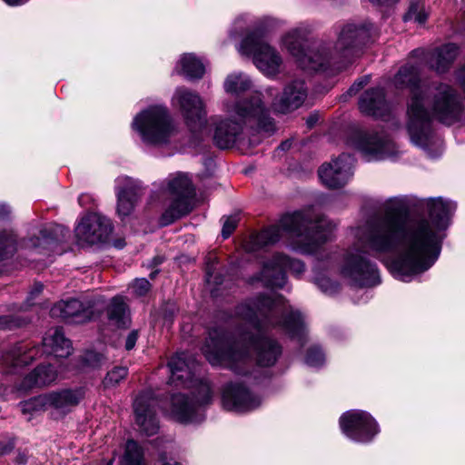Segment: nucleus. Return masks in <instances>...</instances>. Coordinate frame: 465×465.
<instances>
[{"instance_id": "obj_45", "label": "nucleus", "mask_w": 465, "mask_h": 465, "mask_svg": "<svg viewBox=\"0 0 465 465\" xmlns=\"http://www.w3.org/2000/svg\"><path fill=\"white\" fill-rule=\"evenodd\" d=\"M100 359V356L96 353H94V352H89L86 354L84 360L85 361L87 362L88 365H92V366H94V363L93 362V360H96L97 361H99Z\"/></svg>"}, {"instance_id": "obj_59", "label": "nucleus", "mask_w": 465, "mask_h": 465, "mask_svg": "<svg viewBox=\"0 0 465 465\" xmlns=\"http://www.w3.org/2000/svg\"><path fill=\"white\" fill-rule=\"evenodd\" d=\"M237 34H238V33H236L234 30H232V31L230 32V35H231L232 37H234Z\"/></svg>"}, {"instance_id": "obj_9", "label": "nucleus", "mask_w": 465, "mask_h": 465, "mask_svg": "<svg viewBox=\"0 0 465 465\" xmlns=\"http://www.w3.org/2000/svg\"><path fill=\"white\" fill-rule=\"evenodd\" d=\"M132 128L148 145L166 144L175 133L172 116L164 105H152L137 114Z\"/></svg>"}, {"instance_id": "obj_30", "label": "nucleus", "mask_w": 465, "mask_h": 465, "mask_svg": "<svg viewBox=\"0 0 465 465\" xmlns=\"http://www.w3.org/2000/svg\"><path fill=\"white\" fill-rule=\"evenodd\" d=\"M252 86L251 78L242 73H232L227 75L223 83L224 91L227 94L239 95L250 90Z\"/></svg>"}, {"instance_id": "obj_51", "label": "nucleus", "mask_w": 465, "mask_h": 465, "mask_svg": "<svg viewBox=\"0 0 465 465\" xmlns=\"http://www.w3.org/2000/svg\"><path fill=\"white\" fill-rule=\"evenodd\" d=\"M87 199H88V196H87V195H85V194H82V195H80V196H79V198H78V202H79V203H80L81 205H84V203H85V200H87Z\"/></svg>"}, {"instance_id": "obj_37", "label": "nucleus", "mask_w": 465, "mask_h": 465, "mask_svg": "<svg viewBox=\"0 0 465 465\" xmlns=\"http://www.w3.org/2000/svg\"><path fill=\"white\" fill-rule=\"evenodd\" d=\"M315 283L326 294H333L339 291V284L326 276L316 278Z\"/></svg>"}, {"instance_id": "obj_8", "label": "nucleus", "mask_w": 465, "mask_h": 465, "mask_svg": "<svg viewBox=\"0 0 465 465\" xmlns=\"http://www.w3.org/2000/svg\"><path fill=\"white\" fill-rule=\"evenodd\" d=\"M282 22L271 16H265L256 22L254 30L248 34L238 47V52L251 57L254 65L265 75L275 76L280 72L282 59L279 52L269 45L262 34L279 27Z\"/></svg>"}, {"instance_id": "obj_20", "label": "nucleus", "mask_w": 465, "mask_h": 465, "mask_svg": "<svg viewBox=\"0 0 465 465\" xmlns=\"http://www.w3.org/2000/svg\"><path fill=\"white\" fill-rule=\"evenodd\" d=\"M83 388L63 389L45 393L48 410L54 419H60L71 412L84 398Z\"/></svg>"}, {"instance_id": "obj_12", "label": "nucleus", "mask_w": 465, "mask_h": 465, "mask_svg": "<svg viewBox=\"0 0 465 465\" xmlns=\"http://www.w3.org/2000/svg\"><path fill=\"white\" fill-rule=\"evenodd\" d=\"M339 421L342 433L356 442H370L379 433L376 420L364 411H346Z\"/></svg>"}, {"instance_id": "obj_41", "label": "nucleus", "mask_w": 465, "mask_h": 465, "mask_svg": "<svg viewBox=\"0 0 465 465\" xmlns=\"http://www.w3.org/2000/svg\"><path fill=\"white\" fill-rule=\"evenodd\" d=\"M14 447L15 444L12 440L5 437L0 438V457L11 452Z\"/></svg>"}, {"instance_id": "obj_29", "label": "nucleus", "mask_w": 465, "mask_h": 465, "mask_svg": "<svg viewBox=\"0 0 465 465\" xmlns=\"http://www.w3.org/2000/svg\"><path fill=\"white\" fill-rule=\"evenodd\" d=\"M179 68V74L190 79L202 78L205 73V66L203 61L193 54H183L178 62L177 69Z\"/></svg>"}, {"instance_id": "obj_48", "label": "nucleus", "mask_w": 465, "mask_h": 465, "mask_svg": "<svg viewBox=\"0 0 465 465\" xmlns=\"http://www.w3.org/2000/svg\"><path fill=\"white\" fill-rule=\"evenodd\" d=\"M275 92H276V89H275V88H273V87H267V88L265 89V94H266L269 97L273 96V95H274V94H275Z\"/></svg>"}, {"instance_id": "obj_5", "label": "nucleus", "mask_w": 465, "mask_h": 465, "mask_svg": "<svg viewBox=\"0 0 465 465\" xmlns=\"http://www.w3.org/2000/svg\"><path fill=\"white\" fill-rule=\"evenodd\" d=\"M336 223L314 213L312 209L283 215L279 225L271 226L250 235L242 247L247 252H254L280 240L282 232L294 238L293 249L302 253H312L328 241L336 229Z\"/></svg>"}, {"instance_id": "obj_13", "label": "nucleus", "mask_w": 465, "mask_h": 465, "mask_svg": "<svg viewBox=\"0 0 465 465\" xmlns=\"http://www.w3.org/2000/svg\"><path fill=\"white\" fill-rule=\"evenodd\" d=\"M287 271L298 277L305 271V265L300 260L277 253L264 262L258 280L266 286L282 288L286 283Z\"/></svg>"}, {"instance_id": "obj_10", "label": "nucleus", "mask_w": 465, "mask_h": 465, "mask_svg": "<svg viewBox=\"0 0 465 465\" xmlns=\"http://www.w3.org/2000/svg\"><path fill=\"white\" fill-rule=\"evenodd\" d=\"M168 193L173 196L160 218L162 226H167L191 212L190 198L193 194L192 182L187 174L177 173L168 180Z\"/></svg>"}, {"instance_id": "obj_3", "label": "nucleus", "mask_w": 465, "mask_h": 465, "mask_svg": "<svg viewBox=\"0 0 465 465\" xmlns=\"http://www.w3.org/2000/svg\"><path fill=\"white\" fill-rule=\"evenodd\" d=\"M396 88H408L407 129L413 143L425 146L431 132L432 115L445 124L459 121L462 114L457 92L447 84H420V67L407 64L393 79Z\"/></svg>"}, {"instance_id": "obj_23", "label": "nucleus", "mask_w": 465, "mask_h": 465, "mask_svg": "<svg viewBox=\"0 0 465 465\" xmlns=\"http://www.w3.org/2000/svg\"><path fill=\"white\" fill-rule=\"evenodd\" d=\"M57 378V371L51 365H41L29 373L17 388L19 393H25L35 387L46 386Z\"/></svg>"}, {"instance_id": "obj_46", "label": "nucleus", "mask_w": 465, "mask_h": 465, "mask_svg": "<svg viewBox=\"0 0 465 465\" xmlns=\"http://www.w3.org/2000/svg\"><path fill=\"white\" fill-rule=\"evenodd\" d=\"M10 213V208L6 204H0V217H5Z\"/></svg>"}, {"instance_id": "obj_6", "label": "nucleus", "mask_w": 465, "mask_h": 465, "mask_svg": "<svg viewBox=\"0 0 465 465\" xmlns=\"http://www.w3.org/2000/svg\"><path fill=\"white\" fill-rule=\"evenodd\" d=\"M223 106L226 116L215 121L213 136L215 143L222 149L232 146L244 130L265 136L272 135L276 130L274 119L261 93L256 92L235 103L224 102Z\"/></svg>"}, {"instance_id": "obj_42", "label": "nucleus", "mask_w": 465, "mask_h": 465, "mask_svg": "<svg viewBox=\"0 0 465 465\" xmlns=\"http://www.w3.org/2000/svg\"><path fill=\"white\" fill-rule=\"evenodd\" d=\"M371 80L370 75H365L356 81L349 89L348 93L350 95L355 94L359 90H361L364 85H366Z\"/></svg>"}, {"instance_id": "obj_19", "label": "nucleus", "mask_w": 465, "mask_h": 465, "mask_svg": "<svg viewBox=\"0 0 465 465\" xmlns=\"http://www.w3.org/2000/svg\"><path fill=\"white\" fill-rule=\"evenodd\" d=\"M157 400L150 391L139 394L134 402L135 421L140 430L146 435H153L158 430V421L155 415Z\"/></svg>"}, {"instance_id": "obj_18", "label": "nucleus", "mask_w": 465, "mask_h": 465, "mask_svg": "<svg viewBox=\"0 0 465 465\" xmlns=\"http://www.w3.org/2000/svg\"><path fill=\"white\" fill-rule=\"evenodd\" d=\"M307 97L304 81L293 80L288 83L280 94L275 95L271 106L276 114H286L302 105Z\"/></svg>"}, {"instance_id": "obj_27", "label": "nucleus", "mask_w": 465, "mask_h": 465, "mask_svg": "<svg viewBox=\"0 0 465 465\" xmlns=\"http://www.w3.org/2000/svg\"><path fill=\"white\" fill-rule=\"evenodd\" d=\"M106 313L109 322L116 327H125L130 322L128 307L122 296H115L111 300Z\"/></svg>"}, {"instance_id": "obj_33", "label": "nucleus", "mask_w": 465, "mask_h": 465, "mask_svg": "<svg viewBox=\"0 0 465 465\" xmlns=\"http://www.w3.org/2000/svg\"><path fill=\"white\" fill-rule=\"evenodd\" d=\"M403 18L406 22L413 21L421 25L426 22L428 18V13L426 12L425 6L422 3L412 2Z\"/></svg>"}, {"instance_id": "obj_2", "label": "nucleus", "mask_w": 465, "mask_h": 465, "mask_svg": "<svg viewBox=\"0 0 465 465\" xmlns=\"http://www.w3.org/2000/svg\"><path fill=\"white\" fill-rule=\"evenodd\" d=\"M237 313L258 334L242 331L240 340L230 343L223 330L209 332L202 351L213 366L228 368L237 374H247L253 361L263 367L276 363L282 352L274 339L262 334L263 330L277 329L302 345L306 339V325L302 313L294 310L282 295L271 292L261 295L251 303L242 304Z\"/></svg>"}, {"instance_id": "obj_47", "label": "nucleus", "mask_w": 465, "mask_h": 465, "mask_svg": "<svg viewBox=\"0 0 465 465\" xmlns=\"http://www.w3.org/2000/svg\"><path fill=\"white\" fill-rule=\"evenodd\" d=\"M206 281L209 284H211L212 282L215 283V284H220L222 283V282H216L214 280H213V274L210 271L207 272L206 273Z\"/></svg>"}, {"instance_id": "obj_54", "label": "nucleus", "mask_w": 465, "mask_h": 465, "mask_svg": "<svg viewBox=\"0 0 465 465\" xmlns=\"http://www.w3.org/2000/svg\"><path fill=\"white\" fill-rule=\"evenodd\" d=\"M41 233L43 236L44 244H49L51 240L45 235V233H43V232H41Z\"/></svg>"}, {"instance_id": "obj_53", "label": "nucleus", "mask_w": 465, "mask_h": 465, "mask_svg": "<svg viewBox=\"0 0 465 465\" xmlns=\"http://www.w3.org/2000/svg\"><path fill=\"white\" fill-rule=\"evenodd\" d=\"M371 1L377 3V4H388L391 2H395L396 0H371Z\"/></svg>"}, {"instance_id": "obj_17", "label": "nucleus", "mask_w": 465, "mask_h": 465, "mask_svg": "<svg viewBox=\"0 0 465 465\" xmlns=\"http://www.w3.org/2000/svg\"><path fill=\"white\" fill-rule=\"evenodd\" d=\"M352 162L350 154L342 153L331 163H323L318 171L322 184L330 189L344 186L352 176Z\"/></svg>"}, {"instance_id": "obj_32", "label": "nucleus", "mask_w": 465, "mask_h": 465, "mask_svg": "<svg viewBox=\"0 0 465 465\" xmlns=\"http://www.w3.org/2000/svg\"><path fill=\"white\" fill-rule=\"evenodd\" d=\"M20 407L23 414H29L31 416L35 413L47 411L48 405L45 393L21 402Z\"/></svg>"}, {"instance_id": "obj_21", "label": "nucleus", "mask_w": 465, "mask_h": 465, "mask_svg": "<svg viewBox=\"0 0 465 465\" xmlns=\"http://www.w3.org/2000/svg\"><path fill=\"white\" fill-rule=\"evenodd\" d=\"M93 304L89 302L86 305L77 299L61 301L51 309L53 317H60L74 322H83L93 317Z\"/></svg>"}, {"instance_id": "obj_58", "label": "nucleus", "mask_w": 465, "mask_h": 465, "mask_svg": "<svg viewBox=\"0 0 465 465\" xmlns=\"http://www.w3.org/2000/svg\"><path fill=\"white\" fill-rule=\"evenodd\" d=\"M115 246H116L117 248H122V247L124 246V243H123L122 242H116V243H115Z\"/></svg>"}, {"instance_id": "obj_15", "label": "nucleus", "mask_w": 465, "mask_h": 465, "mask_svg": "<svg viewBox=\"0 0 465 465\" xmlns=\"http://www.w3.org/2000/svg\"><path fill=\"white\" fill-rule=\"evenodd\" d=\"M222 403L227 411L243 413L258 408L262 399L242 383L230 382L223 390Z\"/></svg>"}, {"instance_id": "obj_22", "label": "nucleus", "mask_w": 465, "mask_h": 465, "mask_svg": "<svg viewBox=\"0 0 465 465\" xmlns=\"http://www.w3.org/2000/svg\"><path fill=\"white\" fill-rule=\"evenodd\" d=\"M359 108L361 113L374 117H383L389 111L390 106L385 100V94L381 88H371L367 90L360 98Z\"/></svg>"}, {"instance_id": "obj_49", "label": "nucleus", "mask_w": 465, "mask_h": 465, "mask_svg": "<svg viewBox=\"0 0 465 465\" xmlns=\"http://www.w3.org/2000/svg\"><path fill=\"white\" fill-rule=\"evenodd\" d=\"M30 242H31L30 246H32L34 248H38L41 245L39 238L36 239V242L34 240H31Z\"/></svg>"}, {"instance_id": "obj_43", "label": "nucleus", "mask_w": 465, "mask_h": 465, "mask_svg": "<svg viewBox=\"0 0 465 465\" xmlns=\"http://www.w3.org/2000/svg\"><path fill=\"white\" fill-rule=\"evenodd\" d=\"M137 338H138V333L136 331H132L128 334L126 341H125V349L127 351L132 350L135 346Z\"/></svg>"}, {"instance_id": "obj_28", "label": "nucleus", "mask_w": 465, "mask_h": 465, "mask_svg": "<svg viewBox=\"0 0 465 465\" xmlns=\"http://www.w3.org/2000/svg\"><path fill=\"white\" fill-rule=\"evenodd\" d=\"M35 357L33 349L27 350L25 344H18L12 350L3 354L0 361L2 365L18 367L29 364Z\"/></svg>"}, {"instance_id": "obj_44", "label": "nucleus", "mask_w": 465, "mask_h": 465, "mask_svg": "<svg viewBox=\"0 0 465 465\" xmlns=\"http://www.w3.org/2000/svg\"><path fill=\"white\" fill-rule=\"evenodd\" d=\"M16 325L10 316H0V330L10 329Z\"/></svg>"}, {"instance_id": "obj_35", "label": "nucleus", "mask_w": 465, "mask_h": 465, "mask_svg": "<svg viewBox=\"0 0 465 465\" xmlns=\"http://www.w3.org/2000/svg\"><path fill=\"white\" fill-rule=\"evenodd\" d=\"M127 369L124 367H115L110 371L104 380V387H113L117 385L127 376Z\"/></svg>"}, {"instance_id": "obj_39", "label": "nucleus", "mask_w": 465, "mask_h": 465, "mask_svg": "<svg viewBox=\"0 0 465 465\" xmlns=\"http://www.w3.org/2000/svg\"><path fill=\"white\" fill-rule=\"evenodd\" d=\"M238 224V218L236 216H231L225 219L223 230H222V235L224 239L228 238L235 230Z\"/></svg>"}, {"instance_id": "obj_38", "label": "nucleus", "mask_w": 465, "mask_h": 465, "mask_svg": "<svg viewBox=\"0 0 465 465\" xmlns=\"http://www.w3.org/2000/svg\"><path fill=\"white\" fill-rule=\"evenodd\" d=\"M44 288V285L40 282H36L34 284L32 290L28 293V296L25 301V310H26L28 307L33 306L35 303V300L39 296V294L42 292Z\"/></svg>"}, {"instance_id": "obj_57", "label": "nucleus", "mask_w": 465, "mask_h": 465, "mask_svg": "<svg viewBox=\"0 0 465 465\" xmlns=\"http://www.w3.org/2000/svg\"><path fill=\"white\" fill-rule=\"evenodd\" d=\"M289 143L288 142H284L282 143L281 145H280V148L282 149V150H285L286 148L289 147Z\"/></svg>"}, {"instance_id": "obj_11", "label": "nucleus", "mask_w": 465, "mask_h": 465, "mask_svg": "<svg viewBox=\"0 0 465 465\" xmlns=\"http://www.w3.org/2000/svg\"><path fill=\"white\" fill-rule=\"evenodd\" d=\"M171 104L180 112L193 132L205 127L207 123L205 105L199 94L187 87L179 86L174 90Z\"/></svg>"}, {"instance_id": "obj_16", "label": "nucleus", "mask_w": 465, "mask_h": 465, "mask_svg": "<svg viewBox=\"0 0 465 465\" xmlns=\"http://www.w3.org/2000/svg\"><path fill=\"white\" fill-rule=\"evenodd\" d=\"M113 231L109 219L99 213H88L75 227V235L79 242L96 244L107 241Z\"/></svg>"}, {"instance_id": "obj_25", "label": "nucleus", "mask_w": 465, "mask_h": 465, "mask_svg": "<svg viewBox=\"0 0 465 465\" xmlns=\"http://www.w3.org/2000/svg\"><path fill=\"white\" fill-rule=\"evenodd\" d=\"M44 346L49 353L57 358L67 357L72 352L71 341L66 339L61 329L50 330L43 340Z\"/></svg>"}, {"instance_id": "obj_40", "label": "nucleus", "mask_w": 465, "mask_h": 465, "mask_svg": "<svg viewBox=\"0 0 465 465\" xmlns=\"http://www.w3.org/2000/svg\"><path fill=\"white\" fill-rule=\"evenodd\" d=\"M134 292L138 296L144 295L150 289V282L144 279H137L132 284Z\"/></svg>"}, {"instance_id": "obj_7", "label": "nucleus", "mask_w": 465, "mask_h": 465, "mask_svg": "<svg viewBox=\"0 0 465 465\" xmlns=\"http://www.w3.org/2000/svg\"><path fill=\"white\" fill-rule=\"evenodd\" d=\"M168 367L171 384L194 389L193 400L181 393L172 396L170 415L181 423L202 421V407L212 401L213 391L207 381L196 377L198 363L195 358L186 352L177 353L171 358Z\"/></svg>"}, {"instance_id": "obj_24", "label": "nucleus", "mask_w": 465, "mask_h": 465, "mask_svg": "<svg viewBox=\"0 0 465 465\" xmlns=\"http://www.w3.org/2000/svg\"><path fill=\"white\" fill-rule=\"evenodd\" d=\"M124 181L126 183L124 187L118 186L116 188V212L121 219L129 216L133 213L139 198L137 188L132 185L127 178Z\"/></svg>"}, {"instance_id": "obj_56", "label": "nucleus", "mask_w": 465, "mask_h": 465, "mask_svg": "<svg viewBox=\"0 0 465 465\" xmlns=\"http://www.w3.org/2000/svg\"><path fill=\"white\" fill-rule=\"evenodd\" d=\"M162 262H163V259L160 257L153 258V265H158V264L162 263Z\"/></svg>"}, {"instance_id": "obj_50", "label": "nucleus", "mask_w": 465, "mask_h": 465, "mask_svg": "<svg viewBox=\"0 0 465 465\" xmlns=\"http://www.w3.org/2000/svg\"><path fill=\"white\" fill-rule=\"evenodd\" d=\"M242 18H238L235 20L234 22V28H242Z\"/></svg>"}, {"instance_id": "obj_52", "label": "nucleus", "mask_w": 465, "mask_h": 465, "mask_svg": "<svg viewBox=\"0 0 465 465\" xmlns=\"http://www.w3.org/2000/svg\"><path fill=\"white\" fill-rule=\"evenodd\" d=\"M162 465H182V464L174 460H170L163 462Z\"/></svg>"}, {"instance_id": "obj_4", "label": "nucleus", "mask_w": 465, "mask_h": 465, "mask_svg": "<svg viewBox=\"0 0 465 465\" xmlns=\"http://www.w3.org/2000/svg\"><path fill=\"white\" fill-rule=\"evenodd\" d=\"M307 34L304 27L286 33L282 40L285 48L304 70L324 71L329 67L341 70L357 55L371 37L370 25L347 24L341 29L335 44L321 42L304 51L302 42Z\"/></svg>"}, {"instance_id": "obj_55", "label": "nucleus", "mask_w": 465, "mask_h": 465, "mask_svg": "<svg viewBox=\"0 0 465 465\" xmlns=\"http://www.w3.org/2000/svg\"><path fill=\"white\" fill-rule=\"evenodd\" d=\"M316 121V118L313 117V116H311L308 120H307V124L312 126Z\"/></svg>"}, {"instance_id": "obj_26", "label": "nucleus", "mask_w": 465, "mask_h": 465, "mask_svg": "<svg viewBox=\"0 0 465 465\" xmlns=\"http://www.w3.org/2000/svg\"><path fill=\"white\" fill-rule=\"evenodd\" d=\"M458 54V47L448 44L436 49L430 55V64L437 73H444L449 69Z\"/></svg>"}, {"instance_id": "obj_31", "label": "nucleus", "mask_w": 465, "mask_h": 465, "mask_svg": "<svg viewBox=\"0 0 465 465\" xmlns=\"http://www.w3.org/2000/svg\"><path fill=\"white\" fill-rule=\"evenodd\" d=\"M123 465H147L143 448L134 440L126 442L122 460Z\"/></svg>"}, {"instance_id": "obj_36", "label": "nucleus", "mask_w": 465, "mask_h": 465, "mask_svg": "<svg viewBox=\"0 0 465 465\" xmlns=\"http://www.w3.org/2000/svg\"><path fill=\"white\" fill-rule=\"evenodd\" d=\"M324 361L325 357L321 348L313 346L309 349L305 358V361L309 366L319 367L324 363Z\"/></svg>"}, {"instance_id": "obj_34", "label": "nucleus", "mask_w": 465, "mask_h": 465, "mask_svg": "<svg viewBox=\"0 0 465 465\" xmlns=\"http://www.w3.org/2000/svg\"><path fill=\"white\" fill-rule=\"evenodd\" d=\"M15 250V239L13 233L0 236V273L3 272L2 262L11 256Z\"/></svg>"}, {"instance_id": "obj_1", "label": "nucleus", "mask_w": 465, "mask_h": 465, "mask_svg": "<svg viewBox=\"0 0 465 465\" xmlns=\"http://www.w3.org/2000/svg\"><path fill=\"white\" fill-rule=\"evenodd\" d=\"M405 205L401 196L389 198L384 213H374L350 227L351 244L346 251L341 274L350 284L372 287L381 282L380 272L368 253L391 254L386 265L402 282L428 271L440 257L443 231L456 204L442 198L429 199V218L397 213Z\"/></svg>"}, {"instance_id": "obj_14", "label": "nucleus", "mask_w": 465, "mask_h": 465, "mask_svg": "<svg viewBox=\"0 0 465 465\" xmlns=\"http://www.w3.org/2000/svg\"><path fill=\"white\" fill-rule=\"evenodd\" d=\"M348 143L369 159H383L392 155L395 151L392 140L383 132L371 134L357 130L351 134Z\"/></svg>"}]
</instances>
